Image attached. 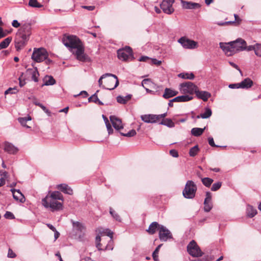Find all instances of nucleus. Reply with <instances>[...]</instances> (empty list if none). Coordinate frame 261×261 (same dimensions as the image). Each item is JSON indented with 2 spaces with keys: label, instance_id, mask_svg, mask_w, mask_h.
<instances>
[{
  "label": "nucleus",
  "instance_id": "4468645a",
  "mask_svg": "<svg viewBox=\"0 0 261 261\" xmlns=\"http://www.w3.org/2000/svg\"><path fill=\"white\" fill-rule=\"evenodd\" d=\"M219 45L227 56H231L235 54L232 44L230 43V42L228 43L220 42Z\"/></svg>",
  "mask_w": 261,
  "mask_h": 261
},
{
  "label": "nucleus",
  "instance_id": "9b49d317",
  "mask_svg": "<svg viewBox=\"0 0 261 261\" xmlns=\"http://www.w3.org/2000/svg\"><path fill=\"white\" fill-rule=\"evenodd\" d=\"M159 238L162 241H167L172 238L171 232L164 226H159Z\"/></svg>",
  "mask_w": 261,
  "mask_h": 261
},
{
  "label": "nucleus",
  "instance_id": "473e14b6",
  "mask_svg": "<svg viewBox=\"0 0 261 261\" xmlns=\"http://www.w3.org/2000/svg\"><path fill=\"white\" fill-rule=\"evenodd\" d=\"M44 85L46 86L53 85L56 83L55 80L51 76H46L44 80Z\"/></svg>",
  "mask_w": 261,
  "mask_h": 261
},
{
  "label": "nucleus",
  "instance_id": "09e8293b",
  "mask_svg": "<svg viewBox=\"0 0 261 261\" xmlns=\"http://www.w3.org/2000/svg\"><path fill=\"white\" fill-rule=\"evenodd\" d=\"M112 75L111 73H105V74H103L102 76H101V77H100V79L98 80V84H99V86L103 88V85H102V79H106L108 75Z\"/></svg>",
  "mask_w": 261,
  "mask_h": 261
},
{
  "label": "nucleus",
  "instance_id": "79ce46f5",
  "mask_svg": "<svg viewBox=\"0 0 261 261\" xmlns=\"http://www.w3.org/2000/svg\"><path fill=\"white\" fill-rule=\"evenodd\" d=\"M255 54L258 57H261V44H255Z\"/></svg>",
  "mask_w": 261,
  "mask_h": 261
},
{
  "label": "nucleus",
  "instance_id": "49530a36",
  "mask_svg": "<svg viewBox=\"0 0 261 261\" xmlns=\"http://www.w3.org/2000/svg\"><path fill=\"white\" fill-rule=\"evenodd\" d=\"M213 207V204L212 202H204V210L205 212H210Z\"/></svg>",
  "mask_w": 261,
  "mask_h": 261
},
{
  "label": "nucleus",
  "instance_id": "0e129e2a",
  "mask_svg": "<svg viewBox=\"0 0 261 261\" xmlns=\"http://www.w3.org/2000/svg\"><path fill=\"white\" fill-rule=\"evenodd\" d=\"M208 143L209 144L213 147H216L217 146L215 144L213 138L210 137L208 138Z\"/></svg>",
  "mask_w": 261,
  "mask_h": 261
},
{
  "label": "nucleus",
  "instance_id": "f8f14e48",
  "mask_svg": "<svg viewBox=\"0 0 261 261\" xmlns=\"http://www.w3.org/2000/svg\"><path fill=\"white\" fill-rule=\"evenodd\" d=\"M232 44L235 54L237 52L244 50V45H246V41L242 38L237 39L236 40L230 42Z\"/></svg>",
  "mask_w": 261,
  "mask_h": 261
},
{
  "label": "nucleus",
  "instance_id": "6ab92c4d",
  "mask_svg": "<svg viewBox=\"0 0 261 261\" xmlns=\"http://www.w3.org/2000/svg\"><path fill=\"white\" fill-rule=\"evenodd\" d=\"M181 3L182 4V8L184 9H195L200 7L199 4L196 3L181 0Z\"/></svg>",
  "mask_w": 261,
  "mask_h": 261
},
{
  "label": "nucleus",
  "instance_id": "9d476101",
  "mask_svg": "<svg viewBox=\"0 0 261 261\" xmlns=\"http://www.w3.org/2000/svg\"><path fill=\"white\" fill-rule=\"evenodd\" d=\"M174 2V0H163L160 5L161 8L164 13L167 14H171L174 10L172 7Z\"/></svg>",
  "mask_w": 261,
  "mask_h": 261
},
{
  "label": "nucleus",
  "instance_id": "f03ea898",
  "mask_svg": "<svg viewBox=\"0 0 261 261\" xmlns=\"http://www.w3.org/2000/svg\"><path fill=\"white\" fill-rule=\"evenodd\" d=\"M58 200L63 201V196L60 192L54 191L42 199V204L45 208H50L52 212L59 211L63 209V203Z\"/></svg>",
  "mask_w": 261,
  "mask_h": 261
},
{
  "label": "nucleus",
  "instance_id": "338daca9",
  "mask_svg": "<svg viewBox=\"0 0 261 261\" xmlns=\"http://www.w3.org/2000/svg\"><path fill=\"white\" fill-rule=\"evenodd\" d=\"M12 25L13 27L17 28H18L20 24L16 20H14L12 23Z\"/></svg>",
  "mask_w": 261,
  "mask_h": 261
},
{
  "label": "nucleus",
  "instance_id": "ddd939ff",
  "mask_svg": "<svg viewBox=\"0 0 261 261\" xmlns=\"http://www.w3.org/2000/svg\"><path fill=\"white\" fill-rule=\"evenodd\" d=\"M178 41L185 48L193 49L197 46V43L195 41L185 37L180 38Z\"/></svg>",
  "mask_w": 261,
  "mask_h": 261
},
{
  "label": "nucleus",
  "instance_id": "f257e3e1",
  "mask_svg": "<svg viewBox=\"0 0 261 261\" xmlns=\"http://www.w3.org/2000/svg\"><path fill=\"white\" fill-rule=\"evenodd\" d=\"M62 42L78 60L85 62L89 60V57L84 53V47L82 42L76 36L64 35Z\"/></svg>",
  "mask_w": 261,
  "mask_h": 261
},
{
  "label": "nucleus",
  "instance_id": "de8ad7c7",
  "mask_svg": "<svg viewBox=\"0 0 261 261\" xmlns=\"http://www.w3.org/2000/svg\"><path fill=\"white\" fill-rule=\"evenodd\" d=\"M162 245H159L156 248V249H155V250L153 251V253H152V257L153 258L154 260H156L158 259V253H159V250H160V247H161Z\"/></svg>",
  "mask_w": 261,
  "mask_h": 261
},
{
  "label": "nucleus",
  "instance_id": "a878e982",
  "mask_svg": "<svg viewBox=\"0 0 261 261\" xmlns=\"http://www.w3.org/2000/svg\"><path fill=\"white\" fill-rule=\"evenodd\" d=\"M193 99L192 96L185 95L176 97L172 99V101L174 102H185L191 100Z\"/></svg>",
  "mask_w": 261,
  "mask_h": 261
},
{
  "label": "nucleus",
  "instance_id": "f3484780",
  "mask_svg": "<svg viewBox=\"0 0 261 261\" xmlns=\"http://www.w3.org/2000/svg\"><path fill=\"white\" fill-rule=\"evenodd\" d=\"M141 118L145 123H153L158 122L157 117L154 114L143 115L141 116Z\"/></svg>",
  "mask_w": 261,
  "mask_h": 261
},
{
  "label": "nucleus",
  "instance_id": "b1692460",
  "mask_svg": "<svg viewBox=\"0 0 261 261\" xmlns=\"http://www.w3.org/2000/svg\"><path fill=\"white\" fill-rule=\"evenodd\" d=\"M178 92L170 88H166L165 89L163 97L165 99H168L176 95Z\"/></svg>",
  "mask_w": 261,
  "mask_h": 261
},
{
  "label": "nucleus",
  "instance_id": "cd10ccee",
  "mask_svg": "<svg viewBox=\"0 0 261 261\" xmlns=\"http://www.w3.org/2000/svg\"><path fill=\"white\" fill-rule=\"evenodd\" d=\"M132 98V95L128 94L125 96H118L117 97V101L121 104H125Z\"/></svg>",
  "mask_w": 261,
  "mask_h": 261
},
{
  "label": "nucleus",
  "instance_id": "4d7b16f0",
  "mask_svg": "<svg viewBox=\"0 0 261 261\" xmlns=\"http://www.w3.org/2000/svg\"><path fill=\"white\" fill-rule=\"evenodd\" d=\"M170 154L174 158H177L178 156V152L175 149H172L170 150Z\"/></svg>",
  "mask_w": 261,
  "mask_h": 261
},
{
  "label": "nucleus",
  "instance_id": "052dcab7",
  "mask_svg": "<svg viewBox=\"0 0 261 261\" xmlns=\"http://www.w3.org/2000/svg\"><path fill=\"white\" fill-rule=\"evenodd\" d=\"M228 87H229V88H231V89L241 88L240 83H236V84H230Z\"/></svg>",
  "mask_w": 261,
  "mask_h": 261
},
{
  "label": "nucleus",
  "instance_id": "412c9836",
  "mask_svg": "<svg viewBox=\"0 0 261 261\" xmlns=\"http://www.w3.org/2000/svg\"><path fill=\"white\" fill-rule=\"evenodd\" d=\"M27 73L31 75L32 80L35 82L38 81V77L39 75L37 68H29L27 70Z\"/></svg>",
  "mask_w": 261,
  "mask_h": 261
},
{
  "label": "nucleus",
  "instance_id": "7ed1b4c3",
  "mask_svg": "<svg viewBox=\"0 0 261 261\" xmlns=\"http://www.w3.org/2000/svg\"><path fill=\"white\" fill-rule=\"evenodd\" d=\"M31 34V27L29 24H23L16 34L15 45L17 50L21 49L29 40Z\"/></svg>",
  "mask_w": 261,
  "mask_h": 261
},
{
  "label": "nucleus",
  "instance_id": "aec40b11",
  "mask_svg": "<svg viewBox=\"0 0 261 261\" xmlns=\"http://www.w3.org/2000/svg\"><path fill=\"white\" fill-rule=\"evenodd\" d=\"M102 233H106L107 236L110 237V239L108 241V244L105 247L104 250L113 249V232H111L109 229H107L105 230V231Z\"/></svg>",
  "mask_w": 261,
  "mask_h": 261
},
{
  "label": "nucleus",
  "instance_id": "20e7f679",
  "mask_svg": "<svg viewBox=\"0 0 261 261\" xmlns=\"http://www.w3.org/2000/svg\"><path fill=\"white\" fill-rule=\"evenodd\" d=\"M197 187L192 180H188L182 191L184 197L187 199H193L195 197Z\"/></svg>",
  "mask_w": 261,
  "mask_h": 261
},
{
  "label": "nucleus",
  "instance_id": "4c0bfd02",
  "mask_svg": "<svg viewBox=\"0 0 261 261\" xmlns=\"http://www.w3.org/2000/svg\"><path fill=\"white\" fill-rule=\"evenodd\" d=\"M96 240V246L98 250H104V248H102V244L100 243L101 241V237L99 236H97L95 239Z\"/></svg>",
  "mask_w": 261,
  "mask_h": 261
},
{
  "label": "nucleus",
  "instance_id": "6e6d98bb",
  "mask_svg": "<svg viewBox=\"0 0 261 261\" xmlns=\"http://www.w3.org/2000/svg\"><path fill=\"white\" fill-rule=\"evenodd\" d=\"M72 224L74 227H76L81 231L82 230V229L83 228V226L82 225V224L79 222H73Z\"/></svg>",
  "mask_w": 261,
  "mask_h": 261
},
{
  "label": "nucleus",
  "instance_id": "603ef678",
  "mask_svg": "<svg viewBox=\"0 0 261 261\" xmlns=\"http://www.w3.org/2000/svg\"><path fill=\"white\" fill-rule=\"evenodd\" d=\"M204 202L205 203L207 202H212V195L210 192H207L206 193V197Z\"/></svg>",
  "mask_w": 261,
  "mask_h": 261
},
{
  "label": "nucleus",
  "instance_id": "f704fd0d",
  "mask_svg": "<svg viewBox=\"0 0 261 261\" xmlns=\"http://www.w3.org/2000/svg\"><path fill=\"white\" fill-rule=\"evenodd\" d=\"M202 184L206 187H210L213 182V179L208 177L201 178Z\"/></svg>",
  "mask_w": 261,
  "mask_h": 261
},
{
  "label": "nucleus",
  "instance_id": "3c124183",
  "mask_svg": "<svg viewBox=\"0 0 261 261\" xmlns=\"http://www.w3.org/2000/svg\"><path fill=\"white\" fill-rule=\"evenodd\" d=\"M151 83V80L149 79H144L142 82V86L145 88V89L146 90V91H148V89L146 88L145 87V85H146V86H148V85H149Z\"/></svg>",
  "mask_w": 261,
  "mask_h": 261
},
{
  "label": "nucleus",
  "instance_id": "2f4dec72",
  "mask_svg": "<svg viewBox=\"0 0 261 261\" xmlns=\"http://www.w3.org/2000/svg\"><path fill=\"white\" fill-rule=\"evenodd\" d=\"M160 124L166 125L167 127L170 128H172L175 126L174 123L172 121L171 119L168 118L163 119Z\"/></svg>",
  "mask_w": 261,
  "mask_h": 261
},
{
  "label": "nucleus",
  "instance_id": "774afa93",
  "mask_svg": "<svg viewBox=\"0 0 261 261\" xmlns=\"http://www.w3.org/2000/svg\"><path fill=\"white\" fill-rule=\"evenodd\" d=\"M7 35V33H5L3 31L2 28L0 27V39L5 37Z\"/></svg>",
  "mask_w": 261,
  "mask_h": 261
},
{
  "label": "nucleus",
  "instance_id": "c9c22d12",
  "mask_svg": "<svg viewBox=\"0 0 261 261\" xmlns=\"http://www.w3.org/2000/svg\"><path fill=\"white\" fill-rule=\"evenodd\" d=\"M199 149L198 145H195L192 147L189 151V155L190 156H195L199 152Z\"/></svg>",
  "mask_w": 261,
  "mask_h": 261
},
{
  "label": "nucleus",
  "instance_id": "dca6fc26",
  "mask_svg": "<svg viewBox=\"0 0 261 261\" xmlns=\"http://www.w3.org/2000/svg\"><path fill=\"white\" fill-rule=\"evenodd\" d=\"M4 150L10 154H15L18 151V148L13 144L8 142L4 144Z\"/></svg>",
  "mask_w": 261,
  "mask_h": 261
},
{
  "label": "nucleus",
  "instance_id": "13d9d810",
  "mask_svg": "<svg viewBox=\"0 0 261 261\" xmlns=\"http://www.w3.org/2000/svg\"><path fill=\"white\" fill-rule=\"evenodd\" d=\"M244 50H247V51L254 50L255 51V44L253 45H249L247 46L246 45H244Z\"/></svg>",
  "mask_w": 261,
  "mask_h": 261
},
{
  "label": "nucleus",
  "instance_id": "393cba45",
  "mask_svg": "<svg viewBox=\"0 0 261 261\" xmlns=\"http://www.w3.org/2000/svg\"><path fill=\"white\" fill-rule=\"evenodd\" d=\"M241 88L248 89L253 85V81L249 78H246L240 83Z\"/></svg>",
  "mask_w": 261,
  "mask_h": 261
},
{
  "label": "nucleus",
  "instance_id": "c756f323",
  "mask_svg": "<svg viewBox=\"0 0 261 261\" xmlns=\"http://www.w3.org/2000/svg\"><path fill=\"white\" fill-rule=\"evenodd\" d=\"M12 37H9L0 43V50L7 48L12 41Z\"/></svg>",
  "mask_w": 261,
  "mask_h": 261
},
{
  "label": "nucleus",
  "instance_id": "c03bdc74",
  "mask_svg": "<svg viewBox=\"0 0 261 261\" xmlns=\"http://www.w3.org/2000/svg\"><path fill=\"white\" fill-rule=\"evenodd\" d=\"M221 185H222L221 182L219 181V182H216L212 185V187L211 188V190L212 191H216L221 188Z\"/></svg>",
  "mask_w": 261,
  "mask_h": 261
},
{
  "label": "nucleus",
  "instance_id": "1a4fd4ad",
  "mask_svg": "<svg viewBox=\"0 0 261 261\" xmlns=\"http://www.w3.org/2000/svg\"><path fill=\"white\" fill-rule=\"evenodd\" d=\"M118 58L123 61H126L132 56V50L129 46L119 49L117 51Z\"/></svg>",
  "mask_w": 261,
  "mask_h": 261
},
{
  "label": "nucleus",
  "instance_id": "680f3d73",
  "mask_svg": "<svg viewBox=\"0 0 261 261\" xmlns=\"http://www.w3.org/2000/svg\"><path fill=\"white\" fill-rule=\"evenodd\" d=\"M79 95H82L84 97H86L88 96V93L86 91H82L80 93V94L74 95V96L76 97Z\"/></svg>",
  "mask_w": 261,
  "mask_h": 261
},
{
  "label": "nucleus",
  "instance_id": "864d4df0",
  "mask_svg": "<svg viewBox=\"0 0 261 261\" xmlns=\"http://www.w3.org/2000/svg\"><path fill=\"white\" fill-rule=\"evenodd\" d=\"M105 123H106V125L107 130L109 134H112L113 132V129L112 128L111 125L110 123L109 122V121H108Z\"/></svg>",
  "mask_w": 261,
  "mask_h": 261
},
{
  "label": "nucleus",
  "instance_id": "c85d7f7f",
  "mask_svg": "<svg viewBox=\"0 0 261 261\" xmlns=\"http://www.w3.org/2000/svg\"><path fill=\"white\" fill-rule=\"evenodd\" d=\"M246 213L250 218L253 217L257 213V211L252 206L248 205L247 207Z\"/></svg>",
  "mask_w": 261,
  "mask_h": 261
},
{
  "label": "nucleus",
  "instance_id": "6e6552de",
  "mask_svg": "<svg viewBox=\"0 0 261 261\" xmlns=\"http://www.w3.org/2000/svg\"><path fill=\"white\" fill-rule=\"evenodd\" d=\"M187 251L191 256L194 257L200 256L202 254L200 248L194 240L191 241L188 245Z\"/></svg>",
  "mask_w": 261,
  "mask_h": 261
},
{
  "label": "nucleus",
  "instance_id": "a211bd4d",
  "mask_svg": "<svg viewBox=\"0 0 261 261\" xmlns=\"http://www.w3.org/2000/svg\"><path fill=\"white\" fill-rule=\"evenodd\" d=\"M11 191L15 200L21 203H23L25 201V197L19 190L11 189Z\"/></svg>",
  "mask_w": 261,
  "mask_h": 261
},
{
  "label": "nucleus",
  "instance_id": "8fccbe9b",
  "mask_svg": "<svg viewBox=\"0 0 261 261\" xmlns=\"http://www.w3.org/2000/svg\"><path fill=\"white\" fill-rule=\"evenodd\" d=\"M88 100L89 102H94L95 103H97V101H99V99L96 95V93H95L92 96L88 98Z\"/></svg>",
  "mask_w": 261,
  "mask_h": 261
},
{
  "label": "nucleus",
  "instance_id": "e433bc0d",
  "mask_svg": "<svg viewBox=\"0 0 261 261\" xmlns=\"http://www.w3.org/2000/svg\"><path fill=\"white\" fill-rule=\"evenodd\" d=\"M212 111L210 108H206L204 113L201 114V118L206 119L209 118L212 115Z\"/></svg>",
  "mask_w": 261,
  "mask_h": 261
},
{
  "label": "nucleus",
  "instance_id": "4be33fe9",
  "mask_svg": "<svg viewBox=\"0 0 261 261\" xmlns=\"http://www.w3.org/2000/svg\"><path fill=\"white\" fill-rule=\"evenodd\" d=\"M195 94L198 98L202 99L204 101H207L208 98L211 97V94L208 92L200 91L198 89L196 90Z\"/></svg>",
  "mask_w": 261,
  "mask_h": 261
},
{
  "label": "nucleus",
  "instance_id": "e2e57ef3",
  "mask_svg": "<svg viewBox=\"0 0 261 261\" xmlns=\"http://www.w3.org/2000/svg\"><path fill=\"white\" fill-rule=\"evenodd\" d=\"M151 63L153 64L159 66L161 65L162 62L161 61L156 60V59H151Z\"/></svg>",
  "mask_w": 261,
  "mask_h": 261
},
{
  "label": "nucleus",
  "instance_id": "bf43d9fd",
  "mask_svg": "<svg viewBox=\"0 0 261 261\" xmlns=\"http://www.w3.org/2000/svg\"><path fill=\"white\" fill-rule=\"evenodd\" d=\"M8 256L10 258H14L16 256V254L11 249H9L8 250Z\"/></svg>",
  "mask_w": 261,
  "mask_h": 261
},
{
  "label": "nucleus",
  "instance_id": "2eb2a0df",
  "mask_svg": "<svg viewBox=\"0 0 261 261\" xmlns=\"http://www.w3.org/2000/svg\"><path fill=\"white\" fill-rule=\"evenodd\" d=\"M110 119L113 127L116 130H119L123 128L121 120L115 116H111Z\"/></svg>",
  "mask_w": 261,
  "mask_h": 261
},
{
  "label": "nucleus",
  "instance_id": "bb28decb",
  "mask_svg": "<svg viewBox=\"0 0 261 261\" xmlns=\"http://www.w3.org/2000/svg\"><path fill=\"white\" fill-rule=\"evenodd\" d=\"M159 226H161V225L158 222H153L150 224L147 231L149 234H153L155 232L157 229L159 230Z\"/></svg>",
  "mask_w": 261,
  "mask_h": 261
},
{
  "label": "nucleus",
  "instance_id": "58836bf2",
  "mask_svg": "<svg viewBox=\"0 0 261 261\" xmlns=\"http://www.w3.org/2000/svg\"><path fill=\"white\" fill-rule=\"evenodd\" d=\"M178 76L180 77H181L182 79H193L194 77V75L191 73L190 74L189 73H180L178 75Z\"/></svg>",
  "mask_w": 261,
  "mask_h": 261
},
{
  "label": "nucleus",
  "instance_id": "5701e85b",
  "mask_svg": "<svg viewBox=\"0 0 261 261\" xmlns=\"http://www.w3.org/2000/svg\"><path fill=\"white\" fill-rule=\"evenodd\" d=\"M57 188L62 192L69 195H72V189L66 184H60L57 186Z\"/></svg>",
  "mask_w": 261,
  "mask_h": 261
},
{
  "label": "nucleus",
  "instance_id": "5fc2aeb1",
  "mask_svg": "<svg viewBox=\"0 0 261 261\" xmlns=\"http://www.w3.org/2000/svg\"><path fill=\"white\" fill-rule=\"evenodd\" d=\"M5 217L6 219H13L15 218L13 214L10 212H7L5 214Z\"/></svg>",
  "mask_w": 261,
  "mask_h": 261
},
{
  "label": "nucleus",
  "instance_id": "a19ab883",
  "mask_svg": "<svg viewBox=\"0 0 261 261\" xmlns=\"http://www.w3.org/2000/svg\"><path fill=\"white\" fill-rule=\"evenodd\" d=\"M110 213L116 220L119 222L121 221V219L119 215L116 213L112 208H110Z\"/></svg>",
  "mask_w": 261,
  "mask_h": 261
},
{
  "label": "nucleus",
  "instance_id": "a18cd8bd",
  "mask_svg": "<svg viewBox=\"0 0 261 261\" xmlns=\"http://www.w3.org/2000/svg\"><path fill=\"white\" fill-rule=\"evenodd\" d=\"M18 91L16 87L9 88L5 92V94L6 95L8 94H16L18 92Z\"/></svg>",
  "mask_w": 261,
  "mask_h": 261
},
{
  "label": "nucleus",
  "instance_id": "423d86ee",
  "mask_svg": "<svg viewBox=\"0 0 261 261\" xmlns=\"http://www.w3.org/2000/svg\"><path fill=\"white\" fill-rule=\"evenodd\" d=\"M107 77H110L105 80L103 88L112 90L116 88L119 84V81L117 77L112 74L111 75H108Z\"/></svg>",
  "mask_w": 261,
  "mask_h": 261
},
{
  "label": "nucleus",
  "instance_id": "ea45409f",
  "mask_svg": "<svg viewBox=\"0 0 261 261\" xmlns=\"http://www.w3.org/2000/svg\"><path fill=\"white\" fill-rule=\"evenodd\" d=\"M29 5L30 6L35 8H41L42 5L39 4L37 0H30Z\"/></svg>",
  "mask_w": 261,
  "mask_h": 261
},
{
  "label": "nucleus",
  "instance_id": "0eeeda50",
  "mask_svg": "<svg viewBox=\"0 0 261 261\" xmlns=\"http://www.w3.org/2000/svg\"><path fill=\"white\" fill-rule=\"evenodd\" d=\"M197 89V87L190 82L183 83L180 85L179 90L180 92L185 94L195 93Z\"/></svg>",
  "mask_w": 261,
  "mask_h": 261
},
{
  "label": "nucleus",
  "instance_id": "39448f33",
  "mask_svg": "<svg viewBox=\"0 0 261 261\" xmlns=\"http://www.w3.org/2000/svg\"><path fill=\"white\" fill-rule=\"evenodd\" d=\"M48 53L43 48H34L32 59L36 62H41L47 59Z\"/></svg>",
  "mask_w": 261,
  "mask_h": 261
},
{
  "label": "nucleus",
  "instance_id": "69168bd1",
  "mask_svg": "<svg viewBox=\"0 0 261 261\" xmlns=\"http://www.w3.org/2000/svg\"><path fill=\"white\" fill-rule=\"evenodd\" d=\"M82 8H83L85 9H87L89 11H93L95 9V6H82Z\"/></svg>",
  "mask_w": 261,
  "mask_h": 261
},
{
  "label": "nucleus",
  "instance_id": "37998d69",
  "mask_svg": "<svg viewBox=\"0 0 261 261\" xmlns=\"http://www.w3.org/2000/svg\"><path fill=\"white\" fill-rule=\"evenodd\" d=\"M120 134L123 136L131 137L136 135V132L135 129H132L130 131H129L127 133L124 134L123 133H120Z\"/></svg>",
  "mask_w": 261,
  "mask_h": 261
},
{
  "label": "nucleus",
  "instance_id": "72a5a7b5",
  "mask_svg": "<svg viewBox=\"0 0 261 261\" xmlns=\"http://www.w3.org/2000/svg\"><path fill=\"white\" fill-rule=\"evenodd\" d=\"M18 120L22 126H25L28 128L30 127L29 126L27 125V121L31 120V117L30 116L19 118Z\"/></svg>",
  "mask_w": 261,
  "mask_h": 261
},
{
  "label": "nucleus",
  "instance_id": "7c9ffc66",
  "mask_svg": "<svg viewBox=\"0 0 261 261\" xmlns=\"http://www.w3.org/2000/svg\"><path fill=\"white\" fill-rule=\"evenodd\" d=\"M205 129V127L203 128H198V127H195L192 129L191 130V134L192 135L194 136H199L201 135L202 134V133L204 132V130Z\"/></svg>",
  "mask_w": 261,
  "mask_h": 261
}]
</instances>
